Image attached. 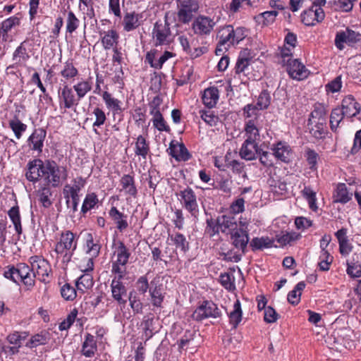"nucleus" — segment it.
Wrapping results in <instances>:
<instances>
[{
    "label": "nucleus",
    "instance_id": "nucleus-1",
    "mask_svg": "<svg viewBox=\"0 0 361 361\" xmlns=\"http://www.w3.org/2000/svg\"><path fill=\"white\" fill-rule=\"evenodd\" d=\"M24 171L29 182L35 184L42 180L45 185L54 188L60 187L68 178L66 167L52 159H31L27 163Z\"/></svg>",
    "mask_w": 361,
    "mask_h": 361
},
{
    "label": "nucleus",
    "instance_id": "nucleus-2",
    "mask_svg": "<svg viewBox=\"0 0 361 361\" xmlns=\"http://www.w3.org/2000/svg\"><path fill=\"white\" fill-rule=\"evenodd\" d=\"M78 239L77 233L70 230L62 231L58 234L54 250L63 264L67 266L71 261L78 247Z\"/></svg>",
    "mask_w": 361,
    "mask_h": 361
},
{
    "label": "nucleus",
    "instance_id": "nucleus-3",
    "mask_svg": "<svg viewBox=\"0 0 361 361\" xmlns=\"http://www.w3.org/2000/svg\"><path fill=\"white\" fill-rule=\"evenodd\" d=\"M4 276L18 285L23 283L27 290H31L35 285V273L25 263L7 266Z\"/></svg>",
    "mask_w": 361,
    "mask_h": 361
},
{
    "label": "nucleus",
    "instance_id": "nucleus-4",
    "mask_svg": "<svg viewBox=\"0 0 361 361\" xmlns=\"http://www.w3.org/2000/svg\"><path fill=\"white\" fill-rule=\"evenodd\" d=\"M169 12L165 13L164 20H157L152 27V39L154 47H169L173 41Z\"/></svg>",
    "mask_w": 361,
    "mask_h": 361
},
{
    "label": "nucleus",
    "instance_id": "nucleus-5",
    "mask_svg": "<svg viewBox=\"0 0 361 361\" xmlns=\"http://www.w3.org/2000/svg\"><path fill=\"white\" fill-rule=\"evenodd\" d=\"M248 34V30L243 26L236 27L226 25L221 27L217 34L219 47L227 46V48L238 45Z\"/></svg>",
    "mask_w": 361,
    "mask_h": 361
},
{
    "label": "nucleus",
    "instance_id": "nucleus-6",
    "mask_svg": "<svg viewBox=\"0 0 361 361\" xmlns=\"http://www.w3.org/2000/svg\"><path fill=\"white\" fill-rule=\"evenodd\" d=\"M114 259L111 262V274L127 275L126 265L130 257V252L123 241H118L114 251Z\"/></svg>",
    "mask_w": 361,
    "mask_h": 361
},
{
    "label": "nucleus",
    "instance_id": "nucleus-7",
    "mask_svg": "<svg viewBox=\"0 0 361 361\" xmlns=\"http://www.w3.org/2000/svg\"><path fill=\"white\" fill-rule=\"evenodd\" d=\"M59 107L62 113L75 109L81 102L68 84H63L57 90Z\"/></svg>",
    "mask_w": 361,
    "mask_h": 361
},
{
    "label": "nucleus",
    "instance_id": "nucleus-8",
    "mask_svg": "<svg viewBox=\"0 0 361 361\" xmlns=\"http://www.w3.org/2000/svg\"><path fill=\"white\" fill-rule=\"evenodd\" d=\"M176 196L183 207L192 216L196 217L200 212L197 197L193 189L189 186L180 190Z\"/></svg>",
    "mask_w": 361,
    "mask_h": 361
},
{
    "label": "nucleus",
    "instance_id": "nucleus-9",
    "mask_svg": "<svg viewBox=\"0 0 361 361\" xmlns=\"http://www.w3.org/2000/svg\"><path fill=\"white\" fill-rule=\"evenodd\" d=\"M216 22L214 18L198 15L192 21L191 30L194 35L200 38H207L213 32Z\"/></svg>",
    "mask_w": 361,
    "mask_h": 361
},
{
    "label": "nucleus",
    "instance_id": "nucleus-10",
    "mask_svg": "<svg viewBox=\"0 0 361 361\" xmlns=\"http://www.w3.org/2000/svg\"><path fill=\"white\" fill-rule=\"evenodd\" d=\"M177 18L179 23L188 24L194 19V16L200 8L198 0H178Z\"/></svg>",
    "mask_w": 361,
    "mask_h": 361
},
{
    "label": "nucleus",
    "instance_id": "nucleus-11",
    "mask_svg": "<svg viewBox=\"0 0 361 361\" xmlns=\"http://www.w3.org/2000/svg\"><path fill=\"white\" fill-rule=\"evenodd\" d=\"M221 315V311L216 304L212 300H204L195 310L192 318L195 321L200 322L208 318H220Z\"/></svg>",
    "mask_w": 361,
    "mask_h": 361
},
{
    "label": "nucleus",
    "instance_id": "nucleus-12",
    "mask_svg": "<svg viewBox=\"0 0 361 361\" xmlns=\"http://www.w3.org/2000/svg\"><path fill=\"white\" fill-rule=\"evenodd\" d=\"M28 262L31 264L32 271L38 276L39 280L44 283L49 282V276L51 274V264L48 260L39 255L31 256Z\"/></svg>",
    "mask_w": 361,
    "mask_h": 361
},
{
    "label": "nucleus",
    "instance_id": "nucleus-13",
    "mask_svg": "<svg viewBox=\"0 0 361 361\" xmlns=\"http://www.w3.org/2000/svg\"><path fill=\"white\" fill-rule=\"evenodd\" d=\"M360 42H361V33L349 27H347L345 30L337 32L334 39L335 46L339 50L344 49V44L349 47H353Z\"/></svg>",
    "mask_w": 361,
    "mask_h": 361
},
{
    "label": "nucleus",
    "instance_id": "nucleus-14",
    "mask_svg": "<svg viewBox=\"0 0 361 361\" xmlns=\"http://www.w3.org/2000/svg\"><path fill=\"white\" fill-rule=\"evenodd\" d=\"M113 279L111 282V292L113 299L119 305H126L127 300L126 299L127 295V288L122 281L125 279L126 275L123 274H112Z\"/></svg>",
    "mask_w": 361,
    "mask_h": 361
},
{
    "label": "nucleus",
    "instance_id": "nucleus-15",
    "mask_svg": "<svg viewBox=\"0 0 361 361\" xmlns=\"http://www.w3.org/2000/svg\"><path fill=\"white\" fill-rule=\"evenodd\" d=\"M286 71L290 78L296 80L306 79L310 75V71L298 59H288L286 61Z\"/></svg>",
    "mask_w": 361,
    "mask_h": 361
},
{
    "label": "nucleus",
    "instance_id": "nucleus-16",
    "mask_svg": "<svg viewBox=\"0 0 361 361\" xmlns=\"http://www.w3.org/2000/svg\"><path fill=\"white\" fill-rule=\"evenodd\" d=\"M270 149L277 160L286 164L291 161L293 151L287 142L283 140L276 141L271 145Z\"/></svg>",
    "mask_w": 361,
    "mask_h": 361
},
{
    "label": "nucleus",
    "instance_id": "nucleus-17",
    "mask_svg": "<svg viewBox=\"0 0 361 361\" xmlns=\"http://www.w3.org/2000/svg\"><path fill=\"white\" fill-rule=\"evenodd\" d=\"M325 17L322 8L318 6H311L301 13V21L307 26H313L322 22Z\"/></svg>",
    "mask_w": 361,
    "mask_h": 361
},
{
    "label": "nucleus",
    "instance_id": "nucleus-18",
    "mask_svg": "<svg viewBox=\"0 0 361 361\" xmlns=\"http://www.w3.org/2000/svg\"><path fill=\"white\" fill-rule=\"evenodd\" d=\"M143 23L142 13L130 11L125 13L121 25L124 32H130L137 29Z\"/></svg>",
    "mask_w": 361,
    "mask_h": 361
},
{
    "label": "nucleus",
    "instance_id": "nucleus-19",
    "mask_svg": "<svg viewBox=\"0 0 361 361\" xmlns=\"http://www.w3.org/2000/svg\"><path fill=\"white\" fill-rule=\"evenodd\" d=\"M157 53V49H151L147 52L145 59V63H149L150 67L157 70L161 69L166 61H167L169 59L176 56L174 53L169 51H165L159 58V59L156 60Z\"/></svg>",
    "mask_w": 361,
    "mask_h": 361
},
{
    "label": "nucleus",
    "instance_id": "nucleus-20",
    "mask_svg": "<svg viewBox=\"0 0 361 361\" xmlns=\"http://www.w3.org/2000/svg\"><path fill=\"white\" fill-rule=\"evenodd\" d=\"M230 235L232 245L234 247L241 251L242 254H245L247 245L249 243L248 232L242 228H239Z\"/></svg>",
    "mask_w": 361,
    "mask_h": 361
},
{
    "label": "nucleus",
    "instance_id": "nucleus-21",
    "mask_svg": "<svg viewBox=\"0 0 361 361\" xmlns=\"http://www.w3.org/2000/svg\"><path fill=\"white\" fill-rule=\"evenodd\" d=\"M221 232L226 235H231L235 232L238 228V221L234 214H226L218 216Z\"/></svg>",
    "mask_w": 361,
    "mask_h": 361
},
{
    "label": "nucleus",
    "instance_id": "nucleus-22",
    "mask_svg": "<svg viewBox=\"0 0 361 361\" xmlns=\"http://www.w3.org/2000/svg\"><path fill=\"white\" fill-rule=\"evenodd\" d=\"M46 135V131L42 128L35 129L27 140L30 149L38 154L42 153Z\"/></svg>",
    "mask_w": 361,
    "mask_h": 361
},
{
    "label": "nucleus",
    "instance_id": "nucleus-23",
    "mask_svg": "<svg viewBox=\"0 0 361 361\" xmlns=\"http://www.w3.org/2000/svg\"><path fill=\"white\" fill-rule=\"evenodd\" d=\"M257 142L245 140L240 149V157L247 161L255 160L259 152Z\"/></svg>",
    "mask_w": 361,
    "mask_h": 361
},
{
    "label": "nucleus",
    "instance_id": "nucleus-24",
    "mask_svg": "<svg viewBox=\"0 0 361 361\" xmlns=\"http://www.w3.org/2000/svg\"><path fill=\"white\" fill-rule=\"evenodd\" d=\"M250 61L251 60L249 58L242 56L240 55L238 56L234 68L233 78H229L226 80L230 87L236 78L242 80L241 77H245L246 75V71L248 70V67L250 65Z\"/></svg>",
    "mask_w": 361,
    "mask_h": 361
},
{
    "label": "nucleus",
    "instance_id": "nucleus-25",
    "mask_svg": "<svg viewBox=\"0 0 361 361\" xmlns=\"http://www.w3.org/2000/svg\"><path fill=\"white\" fill-rule=\"evenodd\" d=\"M59 74L62 78L61 81H64L63 84H68V82L75 81L80 73L78 69L74 65L73 59H70L63 63Z\"/></svg>",
    "mask_w": 361,
    "mask_h": 361
},
{
    "label": "nucleus",
    "instance_id": "nucleus-26",
    "mask_svg": "<svg viewBox=\"0 0 361 361\" xmlns=\"http://www.w3.org/2000/svg\"><path fill=\"white\" fill-rule=\"evenodd\" d=\"M341 109L347 118H353L359 114L360 111V104L356 102L352 95H348L342 100Z\"/></svg>",
    "mask_w": 361,
    "mask_h": 361
},
{
    "label": "nucleus",
    "instance_id": "nucleus-27",
    "mask_svg": "<svg viewBox=\"0 0 361 361\" xmlns=\"http://www.w3.org/2000/svg\"><path fill=\"white\" fill-rule=\"evenodd\" d=\"M75 94L81 101L93 88V80L91 77L86 79L80 78L73 86H71Z\"/></svg>",
    "mask_w": 361,
    "mask_h": 361
},
{
    "label": "nucleus",
    "instance_id": "nucleus-28",
    "mask_svg": "<svg viewBox=\"0 0 361 361\" xmlns=\"http://www.w3.org/2000/svg\"><path fill=\"white\" fill-rule=\"evenodd\" d=\"M84 247L87 254L92 258H96L99 255L102 245L98 238L94 237L92 233H87L85 235Z\"/></svg>",
    "mask_w": 361,
    "mask_h": 361
},
{
    "label": "nucleus",
    "instance_id": "nucleus-29",
    "mask_svg": "<svg viewBox=\"0 0 361 361\" xmlns=\"http://www.w3.org/2000/svg\"><path fill=\"white\" fill-rule=\"evenodd\" d=\"M168 240L170 241L169 244L173 245L176 250H179L183 254H185L190 250V243L186 237L179 232L169 233Z\"/></svg>",
    "mask_w": 361,
    "mask_h": 361
},
{
    "label": "nucleus",
    "instance_id": "nucleus-30",
    "mask_svg": "<svg viewBox=\"0 0 361 361\" xmlns=\"http://www.w3.org/2000/svg\"><path fill=\"white\" fill-rule=\"evenodd\" d=\"M101 43L105 50H109L117 47L119 40V35L115 29L100 32Z\"/></svg>",
    "mask_w": 361,
    "mask_h": 361
},
{
    "label": "nucleus",
    "instance_id": "nucleus-31",
    "mask_svg": "<svg viewBox=\"0 0 361 361\" xmlns=\"http://www.w3.org/2000/svg\"><path fill=\"white\" fill-rule=\"evenodd\" d=\"M102 98L107 108L111 111L114 117L117 114H121L123 109L122 108V102L119 99L114 98L108 91H104L102 94Z\"/></svg>",
    "mask_w": 361,
    "mask_h": 361
},
{
    "label": "nucleus",
    "instance_id": "nucleus-32",
    "mask_svg": "<svg viewBox=\"0 0 361 361\" xmlns=\"http://www.w3.org/2000/svg\"><path fill=\"white\" fill-rule=\"evenodd\" d=\"M121 192H124L125 195L135 198L137 195V189L135 185V178L130 174L123 175L120 179Z\"/></svg>",
    "mask_w": 361,
    "mask_h": 361
},
{
    "label": "nucleus",
    "instance_id": "nucleus-33",
    "mask_svg": "<svg viewBox=\"0 0 361 361\" xmlns=\"http://www.w3.org/2000/svg\"><path fill=\"white\" fill-rule=\"evenodd\" d=\"M219 99V91L216 87L212 86L206 88L202 94L204 105L208 109L216 106Z\"/></svg>",
    "mask_w": 361,
    "mask_h": 361
},
{
    "label": "nucleus",
    "instance_id": "nucleus-34",
    "mask_svg": "<svg viewBox=\"0 0 361 361\" xmlns=\"http://www.w3.org/2000/svg\"><path fill=\"white\" fill-rule=\"evenodd\" d=\"M260 123L258 119H249L245 123V135L247 140L257 142L260 138Z\"/></svg>",
    "mask_w": 361,
    "mask_h": 361
},
{
    "label": "nucleus",
    "instance_id": "nucleus-35",
    "mask_svg": "<svg viewBox=\"0 0 361 361\" xmlns=\"http://www.w3.org/2000/svg\"><path fill=\"white\" fill-rule=\"evenodd\" d=\"M307 128L310 134L314 139L319 140H323L326 137L327 133L326 122H315L314 120L308 119Z\"/></svg>",
    "mask_w": 361,
    "mask_h": 361
},
{
    "label": "nucleus",
    "instance_id": "nucleus-36",
    "mask_svg": "<svg viewBox=\"0 0 361 361\" xmlns=\"http://www.w3.org/2000/svg\"><path fill=\"white\" fill-rule=\"evenodd\" d=\"M109 215L120 232H123L128 227V216L121 212L116 207H111L109 211Z\"/></svg>",
    "mask_w": 361,
    "mask_h": 361
},
{
    "label": "nucleus",
    "instance_id": "nucleus-37",
    "mask_svg": "<svg viewBox=\"0 0 361 361\" xmlns=\"http://www.w3.org/2000/svg\"><path fill=\"white\" fill-rule=\"evenodd\" d=\"M91 115L95 118L92 123V130L96 135H100L98 128L106 123L107 120L106 113L103 107L98 104L92 109Z\"/></svg>",
    "mask_w": 361,
    "mask_h": 361
},
{
    "label": "nucleus",
    "instance_id": "nucleus-38",
    "mask_svg": "<svg viewBox=\"0 0 361 361\" xmlns=\"http://www.w3.org/2000/svg\"><path fill=\"white\" fill-rule=\"evenodd\" d=\"M29 42L28 38L22 42L15 49L13 53L12 59L16 62V65H21L26 63L30 58V54L27 51V44Z\"/></svg>",
    "mask_w": 361,
    "mask_h": 361
},
{
    "label": "nucleus",
    "instance_id": "nucleus-39",
    "mask_svg": "<svg viewBox=\"0 0 361 361\" xmlns=\"http://www.w3.org/2000/svg\"><path fill=\"white\" fill-rule=\"evenodd\" d=\"M97 350V341L94 336L87 333L84 337L81 353L86 357H92Z\"/></svg>",
    "mask_w": 361,
    "mask_h": 361
},
{
    "label": "nucleus",
    "instance_id": "nucleus-40",
    "mask_svg": "<svg viewBox=\"0 0 361 361\" xmlns=\"http://www.w3.org/2000/svg\"><path fill=\"white\" fill-rule=\"evenodd\" d=\"M274 239L270 238L268 236H262L260 238L255 237L250 242V247L254 252L271 248L272 247H277L274 245Z\"/></svg>",
    "mask_w": 361,
    "mask_h": 361
},
{
    "label": "nucleus",
    "instance_id": "nucleus-41",
    "mask_svg": "<svg viewBox=\"0 0 361 361\" xmlns=\"http://www.w3.org/2000/svg\"><path fill=\"white\" fill-rule=\"evenodd\" d=\"M134 152L136 156L140 157L144 159L150 153L149 142L144 136L139 135L136 138Z\"/></svg>",
    "mask_w": 361,
    "mask_h": 361
},
{
    "label": "nucleus",
    "instance_id": "nucleus-42",
    "mask_svg": "<svg viewBox=\"0 0 361 361\" xmlns=\"http://www.w3.org/2000/svg\"><path fill=\"white\" fill-rule=\"evenodd\" d=\"M278 15L279 12L277 11H267L255 16L254 20L258 25L266 27L272 24Z\"/></svg>",
    "mask_w": 361,
    "mask_h": 361
},
{
    "label": "nucleus",
    "instance_id": "nucleus-43",
    "mask_svg": "<svg viewBox=\"0 0 361 361\" xmlns=\"http://www.w3.org/2000/svg\"><path fill=\"white\" fill-rule=\"evenodd\" d=\"M149 293L152 305L156 307H161L165 298L161 286H154V282L151 281Z\"/></svg>",
    "mask_w": 361,
    "mask_h": 361
},
{
    "label": "nucleus",
    "instance_id": "nucleus-44",
    "mask_svg": "<svg viewBox=\"0 0 361 361\" xmlns=\"http://www.w3.org/2000/svg\"><path fill=\"white\" fill-rule=\"evenodd\" d=\"M8 127L17 140H20L27 129V126L23 123L16 115L8 121Z\"/></svg>",
    "mask_w": 361,
    "mask_h": 361
},
{
    "label": "nucleus",
    "instance_id": "nucleus-45",
    "mask_svg": "<svg viewBox=\"0 0 361 361\" xmlns=\"http://www.w3.org/2000/svg\"><path fill=\"white\" fill-rule=\"evenodd\" d=\"M37 196L39 202L44 208H49L52 204L51 197L52 196V191L51 186L45 185L40 187L37 190Z\"/></svg>",
    "mask_w": 361,
    "mask_h": 361
},
{
    "label": "nucleus",
    "instance_id": "nucleus-46",
    "mask_svg": "<svg viewBox=\"0 0 361 361\" xmlns=\"http://www.w3.org/2000/svg\"><path fill=\"white\" fill-rule=\"evenodd\" d=\"M334 202L341 204H346L352 199V194H350L345 183H338L334 194Z\"/></svg>",
    "mask_w": 361,
    "mask_h": 361
},
{
    "label": "nucleus",
    "instance_id": "nucleus-47",
    "mask_svg": "<svg viewBox=\"0 0 361 361\" xmlns=\"http://www.w3.org/2000/svg\"><path fill=\"white\" fill-rule=\"evenodd\" d=\"M8 216L14 226V230L18 235L23 233V227L21 224V217L19 207L16 204L12 207L8 211Z\"/></svg>",
    "mask_w": 361,
    "mask_h": 361
},
{
    "label": "nucleus",
    "instance_id": "nucleus-48",
    "mask_svg": "<svg viewBox=\"0 0 361 361\" xmlns=\"http://www.w3.org/2000/svg\"><path fill=\"white\" fill-rule=\"evenodd\" d=\"M94 279L92 274L82 273V274L79 276L76 281L75 286L78 291H81V293H85L86 290L90 289L94 286Z\"/></svg>",
    "mask_w": 361,
    "mask_h": 361
},
{
    "label": "nucleus",
    "instance_id": "nucleus-49",
    "mask_svg": "<svg viewBox=\"0 0 361 361\" xmlns=\"http://www.w3.org/2000/svg\"><path fill=\"white\" fill-rule=\"evenodd\" d=\"M67 16L66 19V32L72 35L79 27L80 21L77 18L74 12L70 10V6H68Z\"/></svg>",
    "mask_w": 361,
    "mask_h": 361
},
{
    "label": "nucleus",
    "instance_id": "nucleus-50",
    "mask_svg": "<svg viewBox=\"0 0 361 361\" xmlns=\"http://www.w3.org/2000/svg\"><path fill=\"white\" fill-rule=\"evenodd\" d=\"M229 322L233 328H236L242 321L243 310L239 300H236L233 305V310L228 314Z\"/></svg>",
    "mask_w": 361,
    "mask_h": 361
},
{
    "label": "nucleus",
    "instance_id": "nucleus-51",
    "mask_svg": "<svg viewBox=\"0 0 361 361\" xmlns=\"http://www.w3.org/2000/svg\"><path fill=\"white\" fill-rule=\"evenodd\" d=\"M300 237L301 235L295 231H282L280 234L276 235V240L279 244V246L283 247L298 240Z\"/></svg>",
    "mask_w": 361,
    "mask_h": 361
},
{
    "label": "nucleus",
    "instance_id": "nucleus-52",
    "mask_svg": "<svg viewBox=\"0 0 361 361\" xmlns=\"http://www.w3.org/2000/svg\"><path fill=\"white\" fill-rule=\"evenodd\" d=\"M99 199L95 192L87 193L80 209L81 214L85 215L98 204Z\"/></svg>",
    "mask_w": 361,
    "mask_h": 361
},
{
    "label": "nucleus",
    "instance_id": "nucleus-53",
    "mask_svg": "<svg viewBox=\"0 0 361 361\" xmlns=\"http://www.w3.org/2000/svg\"><path fill=\"white\" fill-rule=\"evenodd\" d=\"M219 282L221 285L229 292H233L236 289L235 276L233 272L221 273Z\"/></svg>",
    "mask_w": 361,
    "mask_h": 361
},
{
    "label": "nucleus",
    "instance_id": "nucleus-54",
    "mask_svg": "<svg viewBox=\"0 0 361 361\" xmlns=\"http://www.w3.org/2000/svg\"><path fill=\"white\" fill-rule=\"evenodd\" d=\"M305 286L306 284L304 281H300L295 285L294 288L288 293L287 299L290 304L296 305L299 303L301 292L304 290Z\"/></svg>",
    "mask_w": 361,
    "mask_h": 361
},
{
    "label": "nucleus",
    "instance_id": "nucleus-55",
    "mask_svg": "<svg viewBox=\"0 0 361 361\" xmlns=\"http://www.w3.org/2000/svg\"><path fill=\"white\" fill-rule=\"evenodd\" d=\"M345 117L343 110L341 109L340 107L332 109L330 115V128L333 132H336L340 123Z\"/></svg>",
    "mask_w": 361,
    "mask_h": 361
},
{
    "label": "nucleus",
    "instance_id": "nucleus-56",
    "mask_svg": "<svg viewBox=\"0 0 361 361\" xmlns=\"http://www.w3.org/2000/svg\"><path fill=\"white\" fill-rule=\"evenodd\" d=\"M129 305L135 314H142L143 310V303L141 302L140 296L135 290H132L128 295Z\"/></svg>",
    "mask_w": 361,
    "mask_h": 361
},
{
    "label": "nucleus",
    "instance_id": "nucleus-57",
    "mask_svg": "<svg viewBox=\"0 0 361 361\" xmlns=\"http://www.w3.org/2000/svg\"><path fill=\"white\" fill-rule=\"evenodd\" d=\"M219 223V218L214 219L210 217L206 220V227L204 232L209 237L213 238L216 235H219L221 232V228Z\"/></svg>",
    "mask_w": 361,
    "mask_h": 361
},
{
    "label": "nucleus",
    "instance_id": "nucleus-58",
    "mask_svg": "<svg viewBox=\"0 0 361 361\" xmlns=\"http://www.w3.org/2000/svg\"><path fill=\"white\" fill-rule=\"evenodd\" d=\"M303 197L307 200L309 207L313 212H317L318 207L317 205V196L314 192L310 186H305L302 190Z\"/></svg>",
    "mask_w": 361,
    "mask_h": 361
},
{
    "label": "nucleus",
    "instance_id": "nucleus-59",
    "mask_svg": "<svg viewBox=\"0 0 361 361\" xmlns=\"http://www.w3.org/2000/svg\"><path fill=\"white\" fill-rule=\"evenodd\" d=\"M72 183L73 185L66 184L63 191L79 194L81 190L85 187L86 180L82 176H78L73 179Z\"/></svg>",
    "mask_w": 361,
    "mask_h": 361
},
{
    "label": "nucleus",
    "instance_id": "nucleus-60",
    "mask_svg": "<svg viewBox=\"0 0 361 361\" xmlns=\"http://www.w3.org/2000/svg\"><path fill=\"white\" fill-rule=\"evenodd\" d=\"M49 334L47 332H40L32 336L26 345L30 348H36L41 345H45L49 341Z\"/></svg>",
    "mask_w": 361,
    "mask_h": 361
},
{
    "label": "nucleus",
    "instance_id": "nucleus-61",
    "mask_svg": "<svg viewBox=\"0 0 361 361\" xmlns=\"http://www.w3.org/2000/svg\"><path fill=\"white\" fill-rule=\"evenodd\" d=\"M199 114L201 118L209 126H216L219 121V116L210 109H201L199 111Z\"/></svg>",
    "mask_w": 361,
    "mask_h": 361
},
{
    "label": "nucleus",
    "instance_id": "nucleus-62",
    "mask_svg": "<svg viewBox=\"0 0 361 361\" xmlns=\"http://www.w3.org/2000/svg\"><path fill=\"white\" fill-rule=\"evenodd\" d=\"M154 317L152 314L145 315L142 322V326L146 340H149L154 334L153 329Z\"/></svg>",
    "mask_w": 361,
    "mask_h": 361
},
{
    "label": "nucleus",
    "instance_id": "nucleus-63",
    "mask_svg": "<svg viewBox=\"0 0 361 361\" xmlns=\"http://www.w3.org/2000/svg\"><path fill=\"white\" fill-rule=\"evenodd\" d=\"M305 157L309 166V169L312 171H317L318 168V160L319 159L318 153L312 149L307 148L305 150Z\"/></svg>",
    "mask_w": 361,
    "mask_h": 361
},
{
    "label": "nucleus",
    "instance_id": "nucleus-64",
    "mask_svg": "<svg viewBox=\"0 0 361 361\" xmlns=\"http://www.w3.org/2000/svg\"><path fill=\"white\" fill-rule=\"evenodd\" d=\"M63 197L66 200V204L68 208H71L73 213L78 211L80 202V195L63 191Z\"/></svg>",
    "mask_w": 361,
    "mask_h": 361
}]
</instances>
